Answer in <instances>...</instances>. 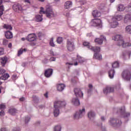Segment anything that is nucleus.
<instances>
[{"label":"nucleus","mask_w":131,"mask_h":131,"mask_svg":"<svg viewBox=\"0 0 131 131\" xmlns=\"http://www.w3.org/2000/svg\"><path fill=\"white\" fill-rule=\"evenodd\" d=\"M66 106V102L58 101L54 103V106L53 108V114L55 117L58 116L60 114V108L61 107H65Z\"/></svg>","instance_id":"1"},{"label":"nucleus","mask_w":131,"mask_h":131,"mask_svg":"<svg viewBox=\"0 0 131 131\" xmlns=\"http://www.w3.org/2000/svg\"><path fill=\"white\" fill-rule=\"evenodd\" d=\"M114 40H116L118 42V46H122L123 48H126V47H130V43L124 42V41L122 39V36L121 35H116L113 37Z\"/></svg>","instance_id":"2"},{"label":"nucleus","mask_w":131,"mask_h":131,"mask_svg":"<svg viewBox=\"0 0 131 131\" xmlns=\"http://www.w3.org/2000/svg\"><path fill=\"white\" fill-rule=\"evenodd\" d=\"M45 15L47 18H51L56 17V16H57V13L54 11V10H53L52 7L47 6L46 7V13H45Z\"/></svg>","instance_id":"3"},{"label":"nucleus","mask_w":131,"mask_h":131,"mask_svg":"<svg viewBox=\"0 0 131 131\" xmlns=\"http://www.w3.org/2000/svg\"><path fill=\"white\" fill-rule=\"evenodd\" d=\"M79 63H83V60L82 59V57L79 56V55H77V59H73V62H67L66 63V66H67L68 68H70V67L69 66L71 65H74V66H77L78 65Z\"/></svg>","instance_id":"4"},{"label":"nucleus","mask_w":131,"mask_h":131,"mask_svg":"<svg viewBox=\"0 0 131 131\" xmlns=\"http://www.w3.org/2000/svg\"><path fill=\"white\" fill-rule=\"evenodd\" d=\"M84 114H85V110L84 108H83L82 110H79L74 114V119L76 120L79 119V118H81Z\"/></svg>","instance_id":"5"},{"label":"nucleus","mask_w":131,"mask_h":131,"mask_svg":"<svg viewBox=\"0 0 131 131\" xmlns=\"http://www.w3.org/2000/svg\"><path fill=\"white\" fill-rule=\"evenodd\" d=\"M74 39H68L67 41V50L69 51V52H72L74 51L75 46H74V42H73Z\"/></svg>","instance_id":"6"},{"label":"nucleus","mask_w":131,"mask_h":131,"mask_svg":"<svg viewBox=\"0 0 131 131\" xmlns=\"http://www.w3.org/2000/svg\"><path fill=\"white\" fill-rule=\"evenodd\" d=\"M12 9H13V11L14 12H16L17 13H22L23 11H25V10H26V9L24 8V7H23L20 4H14L12 6Z\"/></svg>","instance_id":"7"},{"label":"nucleus","mask_w":131,"mask_h":131,"mask_svg":"<svg viewBox=\"0 0 131 131\" xmlns=\"http://www.w3.org/2000/svg\"><path fill=\"white\" fill-rule=\"evenodd\" d=\"M122 77H123L125 80H127L128 81H130L131 78L130 72L128 70H124L122 72Z\"/></svg>","instance_id":"8"},{"label":"nucleus","mask_w":131,"mask_h":131,"mask_svg":"<svg viewBox=\"0 0 131 131\" xmlns=\"http://www.w3.org/2000/svg\"><path fill=\"white\" fill-rule=\"evenodd\" d=\"M93 26L102 27V20L100 19H94L92 20Z\"/></svg>","instance_id":"9"},{"label":"nucleus","mask_w":131,"mask_h":131,"mask_svg":"<svg viewBox=\"0 0 131 131\" xmlns=\"http://www.w3.org/2000/svg\"><path fill=\"white\" fill-rule=\"evenodd\" d=\"M75 95L77 98H82L83 97V93L78 88L74 89Z\"/></svg>","instance_id":"10"},{"label":"nucleus","mask_w":131,"mask_h":131,"mask_svg":"<svg viewBox=\"0 0 131 131\" xmlns=\"http://www.w3.org/2000/svg\"><path fill=\"white\" fill-rule=\"evenodd\" d=\"M53 71L52 69H48L45 70L44 75L47 78H49V77H51V76L53 75Z\"/></svg>","instance_id":"11"},{"label":"nucleus","mask_w":131,"mask_h":131,"mask_svg":"<svg viewBox=\"0 0 131 131\" xmlns=\"http://www.w3.org/2000/svg\"><path fill=\"white\" fill-rule=\"evenodd\" d=\"M106 37H104V36L101 35L100 38H96L95 39V42L96 43H98V45H102L103 43V41H106Z\"/></svg>","instance_id":"12"},{"label":"nucleus","mask_w":131,"mask_h":131,"mask_svg":"<svg viewBox=\"0 0 131 131\" xmlns=\"http://www.w3.org/2000/svg\"><path fill=\"white\" fill-rule=\"evenodd\" d=\"M113 92H114V88L110 86H106V88L103 89V93L105 94V95H107V94H109V93H113Z\"/></svg>","instance_id":"13"},{"label":"nucleus","mask_w":131,"mask_h":131,"mask_svg":"<svg viewBox=\"0 0 131 131\" xmlns=\"http://www.w3.org/2000/svg\"><path fill=\"white\" fill-rule=\"evenodd\" d=\"M110 24L112 28H116V27H117V26L118 25V22L115 20V18H112V20H110Z\"/></svg>","instance_id":"14"},{"label":"nucleus","mask_w":131,"mask_h":131,"mask_svg":"<svg viewBox=\"0 0 131 131\" xmlns=\"http://www.w3.org/2000/svg\"><path fill=\"white\" fill-rule=\"evenodd\" d=\"M7 62H8V57L7 56L0 57V62L3 67L6 66Z\"/></svg>","instance_id":"15"},{"label":"nucleus","mask_w":131,"mask_h":131,"mask_svg":"<svg viewBox=\"0 0 131 131\" xmlns=\"http://www.w3.org/2000/svg\"><path fill=\"white\" fill-rule=\"evenodd\" d=\"M89 50H91V51H93L95 53V54H98V53H100L101 51V48L100 47H92V46H89Z\"/></svg>","instance_id":"16"},{"label":"nucleus","mask_w":131,"mask_h":131,"mask_svg":"<svg viewBox=\"0 0 131 131\" xmlns=\"http://www.w3.org/2000/svg\"><path fill=\"white\" fill-rule=\"evenodd\" d=\"M5 36L7 39L13 38V33L10 31H6L4 32Z\"/></svg>","instance_id":"17"},{"label":"nucleus","mask_w":131,"mask_h":131,"mask_svg":"<svg viewBox=\"0 0 131 131\" xmlns=\"http://www.w3.org/2000/svg\"><path fill=\"white\" fill-rule=\"evenodd\" d=\"M71 103H73L74 106H79V105H80L79 100H78L77 98H73L71 100Z\"/></svg>","instance_id":"18"},{"label":"nucleus","mask_w":131,"mask_h":131,"mask_svg":"<svg viewBox=\"0 0 131 131\" xmlns=\"http://www.w3.org/2000/svg\"><path fill=\"white\" fill-rule=\"evenodd\" d=\"M65 84L64 83H59L57 85V91L62 92L65 89Z\"/></svg>","instance_id":"19"},{"label":"nucleus","mask_w":131,"mask_h":131,"mask_svg":"<svg viewBox=\"0 0 131 131\" xmlns=\"http://www.w3.org/2000/svg\"><path fill=\"white\" fill-rule=\"evenodd\" d=\"M92 15L94 18L97 17H101V12H100L99 11L96 10H94L92 12Z\"/></svg>","instance_id":"20"},{"label":"nucleus","mask_w":131,"mask_h":131,"mask_svg":"<svg viewBox=\"0 0 131 131\" xmlns=\"http://www.w3.org/2000/svg\"><path fill=\"white\" fill-rule=\"evenodd\" d=\"M129 21H131V14H127L125 16L124 21V23H127Z\"/></svg>","instance_id":"21"},{"label":"nucleus","mask_w":131,"mask_h":131,"mask_svg":"<svg viewBox=\"0 0 131 131\" xmlns=\"http://www.w3.org/2000/svg\"><path fill=\"white\" fill-rule=\"evenodd\" d=\"M115 122L117 123V125H118V124H121V121H120L118 123L117 122V120H115L114 118H111V119L109 121V123L111 125H113V124L115 123Z\"/></svg>","instance_id":"22"},{"label":"nucleus","mask_w":131,"mask_h":131,"mask_svg":"<svg viewBox=\"0 0 131 131\" xmlns=\"http://www.w3.org/2000/svg\"><path fill=\"white\" fill-rule=\"evenodd\" d=\"M72 7V2L71 1H67L64 4V9H70Z\"/></svg>","instance_id":"23"},{"label":"nucleus","mask_w":131,"mask_h":131,"mask_svg":"<svg viewBox=\"0 0 131 131\" xmlns=\"http://www.w3.org/2000/svg\"><path fill=\"white\" fill-rule=\"evenodd\" d=\"M95 116H96V115L94 112L90 111L88 113V117L90 119H93L95 118Z\"/></svg>","instance_id":"24"},{"label":"nucleus","mask_w":131,"mask_h":131,"mask_svg":"<svg viewBox=\"0 0 131 131\" xmlns=\"http://www.w3.org/2000/svg\"><path fill=\"white\" fill-rule=\"evenodd\" d=\"M115 74V71H114V69H111L108 72V76L110 78H113L114 77V74Z\"/></svg>","instance_id":"25"},{"label":"nucleus","mask_w":131,"mask_h":131,"mask_svg":"<svg viewBox=\"0 0 131 131\" xmlns=\"http://www.w3.org/2000/svg\"><path fill=\"white\" fill-rule=\"evenodd\" d=\"M94 59H97V60H102V55L100 53H95L94 54Z\"/></svg>","instance_id":"26"},{"label":"nucleus","mask_w":131,"mask_h":131,"mask_svg":"<svg viewBox=\"0 0 131 131\" xmlns=\"http://www.w3.org/2000/svg\"><path fill=\"white\" fill-rule=\"evenodd\" d=\"M125 10V7L123 5H118L117 11L119 12H123Z\"/></svg>","instance_id":"27"},{"label":"nucleus","mask_w":131,"mask_h":131,"mask_svg":"<svg viewBox=\"0 0 131 131\" xmlns=\"http://www.w3.org/2000/svg\"><path fill=\"white\" fill-rule=\"evenodd\" d=\"M26 39L28 41H33V33L29 34Z\"/></svg>","instance_id":"28"},{"label":"nucleus","mask_w":131,"mask_h":131,"mask_svg":"<svg viewBox=\"0 0 131 131\" xmlns=\"http://www.w3.org/2000/svg\"><path fill=\"white\" fill-rule=\"evenodd\" d=\"M9 77H10V75H9L8 73H6L2 76L0 77V80H7Z\"/></svg>","instance_id":"29"},{"label":"nucleus","mask_w":131,"mask_h":131,"mask_svg":"<svg viewBox=\"0 0 131 131\" xmlns=\"http://www.w3.org/2000/svg\"><path fill=\"white\" fill-rule=\"evenodd\" d=\"M3 28L6 29L7 30H13V27H12V26L8 24H4V25L3 26Z\"/></svg>","instance_id":"30"},{"label":"nucleus","mask_w":131,"mask_h":131,"mask_svg":"<svg viewBox=\"0 0 131 131\" xmlns=\"http://www.w3.org/2000/svg\"><path fill=\"white\" fill-rule=\"evenodd\" d=\"M27 49H26L25 48L24 49L21 48L17 52V56L20 57V56H21V55H22V54H23V52H27Z\"/></svg>","instance_id":"31"},{"label":"nucleus","mask_w":131,"mask_h":131,"mask_svg":"<svg viewBox=\"0 0 131 131\" xmlns=\"http://www.w3.org/2000/svg\"><path fill=\"white\" fill-rule=\"evenodd\" d=\"M36 21L37 22H41L42 21V15H37L36 16Z\"/></svg>","instance_id":"32"},{"label":"nucleus","mask_w":131,"mask_h":131,"mask_svg":"<svg viewBox=\"0 0 131 131\" xmlns=\"http://www.w3.org/2000/svg\"><path fill=\"white\" fill-rule=\"evenodd\" d=\"M9 112L11 115H15L17 113V111L15 108H11L9 110Z\"/></svg>","instance_id":"33"},{"label":"nucleus","mask_w":131,"mask_h":131,"mask_svg":"<svg viewBox=\"0 0 131 131\" xmlns=\"http://www.w3.org/2000/svg\"><path fill=\"white\" fill-rule=\"evenodd\" d=\"M125 31L127 33L131 34V26L129 25L126 27L125 28Z\"/></svg>","instance_id":"34"},{"label":"nucleus","mask_w":131,"mask_h":131,"mask_svg":"<svg viewBox=\"0 0 131 131\" xmlns=\"http://www.w3.org/2000/svg\"><path fill=\"white\" fill-rule=\"evenodd\" d=\"M113 18H115V20L117 21H120V20H122L123 17L121 15H117L113 17Z\"/></svg>","instance_id":"35"},{"label":"nucleus","mask_w":131,"mask_h":131,"mask_svg":"<svg viewBox=\"0 0 131 131\" xmlns=\"http://www.w3.org/2000/svg\"><path fill=\"white\" fill-rule=\"evenodd\" d=\"M113 68H118L119 67V63L118 61H115L112 64Z\"/></svg>","instance_id":"36"},{"label":"nucleus","mask_w":131,"mask_h":131,"mask_svg":"<svg viewBox=\"0 0 131 131\" xmlns=\"http://www.w3.org/2000/svg\"><path fill=\"white\" fill-rule=\"evenodd\" d=\"M46 10L45 11V8L42 7L40 8L39 14H46Z\"/></svg>","instance_id":"37"},{"label":"nucleus","mask_w":131,"mask_h":131,"mask_svg":"<svg viewBox=\"0 0 131 131\" xmlns=\"http://www.w3.org/2000/svg\"><path fill=\"white\" fill-rule=\"evenodd\" d=\"M57 43H61L63 42V37H58L57 39Z\"/></svg>","instance_id":"38"},{"label":"nucleus","mask_w":131,"mask_h":131,"mask_svg":"<svg viewBox=\"0 0 131 131\" xmlns=\"http://www.w3.org/2000/svg\"><path fill=\"white\" fill-rule=\"evenodd\" d=\"M49 43L51 47H55V44L54 43V38H51Z\"/></svg>","instance_id":"39"},{"label":"nucleus","mask_w":131,"mask_h":131,"mask_svg":"<svg viewBox=\"0 0 131 131\" xmlns=\"http://www.w3.org/2000/svg\"><path fill=\"white\" fill-rule=\"evenodd\" d=\"M61 126L58 125L55 127L54 128V131H61Z\"/></svg>","instance_id":"40"},{"label":"nucleus","mask_w":131,"mask_h":131,"mask_svg":"<svg viewBox=\"0 0 131 131\" xmlns=\"http://www.w3.org/2000/svg\"><path fill=\"white\" fill-rule=\"evenodd\" d=\"M4 11V6H0V17L3 15Z\"/></svg>","instance_id":"41"},{"label":"nucleus","mask_w":131,"mask_h":131,"mask_svg":"<svg viewBox=\"0 0 131 131\" xmlns=\"http://www.w3.org/2000/svg\"><path fill=\"white\" fill-rule=\"evenodd\" d=\"M5 55V49L3 48H0V56Z\"/></svg>","instance_id":"42"},{"label":"nucleus","mask_w":131,"mask_h":131,"mask_svg":"<svg viewBox=\"0 0 131 131\" xmlns=\"http://www.w3.org/2000/svg\"><path fill=\"white\" fill-rule=\"evenodd\" d=\"M29 121H30V117H25V122L26 123H28V122H29Z\"/></svg>","instance_id":"43"},{"label":"nucleus","mask_w":131,"mask_h":131,"mask_svg":"<svg viewBox=\"0 0 131 131\" xmlns=\"http://www.w3.org/2000/svg\"><path fill=\"white\" fill-rule=\"evenodd\" d=\"M0 109L5 110L6 109V104L4 103L0 104Z\"/></svg>","instance_id":"44"},{"label":"nucleus","mask_w":131,"mask_h":131,"mask_svg":"<svg viewBox=\"0 0 131 131\" xmlns=\"http://www.w3.org/2000/svg\"><path fill=\"white\" fill-rule=\"evenodd\" d=\"M83 45H84V47H87L88 49L89 47H91V46H90V43L88 42H84L83 43Z\"/></svg>","instance_id":"45"},{"label":"nucleus","mask_w":131,"mask_h":131,"mask_svg":"<svg viewBox=\"0 0 131 131\" xmlns=\"http://www.w3.org/2000/svg\"><path fill=\"white\" fill-rule=\"evenodd\" d=\"M63 15L64 16H66V17H69L70 14L69 13V11H64Z\"/></svg>","instance_id":"46"},{"label":"nucleus","mask_w":131,"mask_h":131,"mask_svg":"<svg viewBox=\"0 0 131 131\" xmlns=\"http://www.w3.org/2000/svg\"><path fill=\"white\" fill-rule=\"evenodd\" d=\"M8 42H9V41H8V40L6 39H3V44L4 45V46H7V45H8Z\"/></svg>","instance_id":"47"},{"label":"nucleus","mask_w":131,"mask_h":131,"mask_svg":"<svg viewBox=\"0 0 131 131\" xmlns=\"http://www.w3.org/2000/svg\"><path fill=\"white\" fill-rule=\"evenodd\" d=\"M12 78L13 81H15V80H16V79H18V77H17V75H13L12 76Z\"/></svg>","instance_id":"48"},{"label":"nucleus","mask_w":131,"mask_h":131,"mask_svg":"<svg viewBox=\"0 0 131 131\" xmlns=\"http://www.w3.org/2000/svg\"><path fill=\"white\" fill-rule=\"evenodd\" d=\"M6 72V70L5 69H2L0 68V74H4Z\"/></svg>","instance_id":"49"},{"label":"nucleus","mask_w":131,"mask_h":131,"mask_svg":"<svg viewBox=\"0 0 131 131\" xmlns=\"http://www.w3.org/2000/svg\"><path fill=\"white\" fill-rule=\"evenodd\" d=\"M89 88L90 89V90H89L88 93V94H90V93H91V90L93 89V85L92 84H90L89 85Z\"/></svg>","instance_id":"50"},{"label":"nucleus","mask_w":131,"mask_h":131,"mask_svg":"<svg viewBox=\"0 0 131 131\" xmlns=\"http://www.w3.org/2000/svg\"><path fill=\"white\" fill-rule=\"evenodd\" d=\"M0 116H5V112L3 110L0 112Z\"/></svg>","instance_id":"51"},{"label":"nucleus","mask_w":131,"mask_h":131,"mask_svg":"<svg viewBox=\"0 0 131 131\" xmlns=\"http://www.w3.org/2000/svg\"><path fill=\"white\" fill-rule=\"evenodd\" d=\"M125 111V108L124 107V106L122 107L120 109V111L121 112H124V111Z\"/></svg>","instance_id":"52"},{"label":"nucleus","mask_w":131,"mask_h":131,"mask_svg":"<svg viewBox=\"0 0 131 131\" xmlns=\"http://www.w3.org/2000/svg\"><path fill=\"white\" fill-rule=\"evenodd\" d=\"M38 101V98H37V97H34V103H37Z\"/></svg>","instance_id":"53"},{"label":"nucleus","mask_w":131,"mask_h":131,"mask_svg":"<svg viewBox=\"0 0 131 131\" xmlns=\"http://www.w3.org/2000/svg\"><path fill=\"white\" fill-rule=\"evenodd\" d=\"M50 62H52L53 61H56V58L55 57H51L49 59Z\"/></svg>","instance_id":"54"},{"label":"nucleus","mask_w":131,"mask_h":131,"mask_svg":"<svg viewBox=\"0 0 131 131\" xmlns=\"http://www.w3.org/2000/svg\"><path fill=\"white\" fill-rule=\"evenodd\" d=\"M124 115H126V116H125L124 117H128V116H129L130 114L129 113H123Z\"/></svg>","instance_id":"55"},{"label":"nucleus","mask_w":131,"mask_h":131,"mask_svg":"<svg viewBox=\"0 0 131 131\" xmlns=\"http://www.w3.org/2000/svg\"><path fill=\"white\" fill-rule=\"evenodd\" d=\"M44 97H45L46 98H48L49 97V93L46 92V93L44 94Z\"/></svg>","instance_id":"56"},{"label":"nucleus","mask_w":131,"mask_h":131,"mask_svg":"<svg viewBox=\"0 0 131 131\" xmlns=\"http://www.w3.org/2000/svg\"><path fill=\"white\" fill-rule=\"evenodd\" d=\"M24 3H26L27 4H29L30 5V0H24Z\"/></svg>","instance_id":"57"},{"label":"nucleus","mask_w":131,"mask_h":131,"mask_svg":"<svg viewBox=\"0 0 131 131\" xmlns=\"http://www.w3.org/2000/svg\"><path fill=\"white\" fill-rule=\"evenodd\" d=\"M33 41H34V40H36V38H37V37H36V35H35V34H33Z\"/></svg>","instance_id":"58"},{"label":"nucleus","mask_w":131,"mask_h":131,"mask_svg":"<svg viewBox=\"0 0 131 131\" xmlns=\"http://www.w3.org/2000/svg\"><path fill=\"white\" fill-rule=\"evenodd\" d=\"M50 54L51 55V56H55V54H54V51H53V50H50Z\"/></svg>","instance_id":"59"},{"label":"nucleus","mask_w":131,"mask_h":131,"mask_svg":"<svg viewBox=\"0 0 131 131\" xmlns=\"http://www.w3.org/2000/svg\"><path fill=\"white\" fill-rule=\"evenodd\" d=\"M1 131H8V129H7L6 128H2L1 129Z\"/></svg>","instance_id":"60"},{"label":"nucleus","mask_w":131,"mask_h":131,"mask_svg":"<svg viewBox=\"0 0 131 131\" xmlns=\"http://www.w3.org/2000/svg\"><path fill=\"white\" fill-rule=\"evenodd\" d=\"M38 36L39 37H40V36H42V34H41V33L39 32L38 33Z\"/></svg>","instance_id":"61"},{"label":"nucleus","mask_w":131,"mask_h":131,"mask_svg":"<svg viewBox=\"0 0 131 131\" xmlns=\"http://www.w3.org/2000/svg\"><path fill=\"white\" fill-rule=\"evenodd\" d=\"M8 48H10L11 49V48H12V43H9L8 45Z\"/></svg>","instance_id":"62"},{"label":"nucleus","mask_w":131,"mask_h":131,"mask_svg":"<svg viewBox=\"0 0 131 131\" xmlns=\"http://www.w3.org/2000/svg\"><path fill=\"white\" fill-rule=\"evenodd\" d=\"M92 33H88L87 34V36H89V37H91V36H92Z\"/></svg>","instance_id":"63"},{"label":"nucleus","mask_w":131,"mask_h":131,"mask_svg":"<svg viewBox=\"0 0 131 131\" xmlns=\"http://www.w3.org/2000/svg\"><path fill=\"white\" fill-rule=\"evenodd\" d=\"M13 131H20V129L15 128L13 130Z\"/></svg>","instance_id":"64"}]
</instances>
